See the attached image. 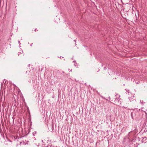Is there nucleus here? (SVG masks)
<instances>
[{"label":"nucleus","mask_w":147,"mask_h":147,"mask_svg":"<svg viewBox=\"0 0 147 147\" xmlns=\"http://www.w3.org/2000/svg\"><path fill=\"white\" fill-rule=\"evenodd\" d=\"M42 147L44 146H46L48 145L47 141L45 139L42 140Z\"/></svg>","instance_id":"nucleus-2"},{"label":"nucleus","mask_w":147,"mask_h":147,"mask_svg":"<svg viewBox=\"0 0 147 147\" xmlns=\"http://www.w3.org/2000/svg\"><path fill=\"white\" fill-rule=\"evenodd\" d=\"M120 96L119 95H116L115 97V98L113 100H111L112 101H114L115 104H117V103L118 102H119V100H120L121 99L119 98H119Z\"/></svg>","instance_id":"nucleus-1"},{"label":"nucleus","mask_w":147,"mask_h":147,"mask_svg":"<svg viewBox=\"0 0 147 147\" xmlns=\"http://www.w3.org/2000/svg\"><path fill=\"white\" fill-rule=\"evenodd\" d=\"M21 51L22 52V50H20V51L19 52V53H21Z\"/></svg>","instance_id":"nucleus-9"},{"label":"nucleus","mask_w":147,"mask_h":147,"mask_svg":"<svg viewBox=\"0 0 147 147\" xmlns=\"http://www.w3.org/2000/svg\"><path fill=\"white\" fill-rule=\"evenodd\" d=\"M18 55H20V54H19V53H18Z\"/></svg>","instance_id":"nucleus-11"},{"label":"nucleus","mask_w":147,"mask_h":147,"mask_svg":"<svg viewBox=\"0 0 147 147\" xmlns=\"http://www.w3.org/2000/svg\"><path fill=\"white\" fill-rule=\"evenodd\" d=\"M36 32L38 31V30L37 28H35L34 30Z\"/></svg>","instance_id":"nucleus-7"},{"label":"nucleus","mask_w":147,"mask_h":147,"mask_svg":"<svg viewBox=\"0 0 147 147\" xmlns=\"http://www.w3.org/2000/svg\"><path fill=\"white\" fill-rule=\"evenodd\" d=\"M134 126H136V125H135H135H134Z\"/></svg>","instance_id":"nucleus-12"},{"label":"nucleus","mask_w":147,"mask_h":147,"mask_svg":"<svg viewBox=\"0 0 147 147\" xmlns=\"http://www.w3.org/2000/svg\"><path fill=\"white\" fill-rule=\"evenodd\" d=\"M43 147H54V146H53L52 145H48L47 146H43Z\"/></svg>","instance_id":"nucleus-5"},{"label":"nucleus","mask_w":147,"mask_h":147,"mask_svg":"<svg viewBox=\"0 0 147 147\" xmlns=\"http://www.w3.org/2000/svg\"><path fill=\"white\" fill-rule=\"evenodd\" d=\"M143 139L144 140H145L146 142L147 143V136H146L144 137L143 138Z\"/></svg>","instance_id":"nucleus-4"},{"label":"nucleus","mask_w":147,"mask_h":147,"mask_svg":"<svg viewBox=\"0 0 147 147\" xmlns=\"http://www.w3.org/2000/svg\"><path fill=\"white\" fill-rule=\"evenodd\" d=\"M3 85V83H2L1 84V85Z\"/></svg>","instance_id":"nucleus-10"},{"label":"nucleus","mask_w":147,"mask_h":147,"mask_svg":"<svg viewBox=\"0 0 147 147\" xmlns=\"http://www.w3.org/2000/svg\"><path fill=\"white\" fill-rule=\"evenodd\" d=\"M113 1H115V0H113Z\"/></svg>","instance_id":"nucleus-15"},{"label":"nucleus","mask_w":147,"mask_h":147,"mask_svg":"<svg viewBox=\"0 0 147 147\" xmlns=\"http://www.w3.org/2000/svg\"><path fill=\"white\" fill-rule=\"evenodd\" d=\"M75 81H76V79H75Z\"/></svg>","instance_id":"nucleus-13"},{"label":"nucleus","mask_w":147,"mask_h":147,"mask_svg":"<svg viewBox=\"0 0 147 147\" xmlns=\"http://www.w3.org/2000/svg\"><path fill=\"white\" fill-rule=\"evenodd\" d=\"M132 129L133 130H136V127H135L134 129Z\"/></svg>","instance_id":"nucleus-8"},{"label":"nucleus","mask_w":147,"mask_h":147,"mask_svg":"<svg viewBox=\"0 0 147 147\" xmlns=\"http://www.w3.org/2000/svg\"><path fill=\"white\" fill-rule=\"evenodd\" d=\"M129 100L131 102L132 100H133V98L132 97H129Z\"/></svg>","instance_id":"nucleus-3"},{"label":"nucleus","mask_w":147,"mask_h":147,"mask_svg":"<svg viewBox=\"0 0 147 147\" xmlns=\"http://www.w3.org/2000/svg\"><path fill=\"white\" fill-rule=\"evenodd\" d=\"M6 80H5V79H4V80H3V83L4 84H5V83H6Z\"/></svg>","instance_id":"nucleus-6"},{"label":"nucleus","mask_w":147,"mask_h":147,"mask_svg":"<svg viewBox=\"0 0 147 147\" xmlns=\"http://www.w3.org/2000/svg\"><path fill=\"white\" fill-rule=\"evenodd\" d=\"M74 41L76 42V40H74Z\"/></svg>","instance_id":"nucleus-14"}]
</instances>
